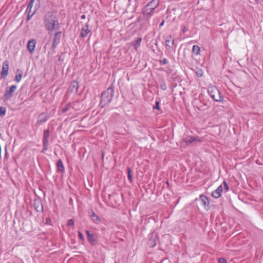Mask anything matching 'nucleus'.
<instances>
[{
    "instance_id": "5",
    "label": "nucleus",
    "mask_w": 263,
    "mask_h": 263,
    "mask_svg": "<svg viewBox=\"0 0 263 263\" xmlns=\"http://www.w3.org/2000/svg\"><path fill=\"white\" fill-rule=\"evenodd\" d=\"M16 89V86L15 85H12L10 87L8 86L4 94L5 100H9L13 95L15 90Z\"/></svg>"
},
{
    "instance_id": "16",
    "label": "nucleus",
    "mask_w": 263,
    "mask_h": 263,
    "mask_svg": "<svg viewBox=\"0 0 263 263\" xmlns=\"http://www.w3.org/2000/svg\"><path fill=\"white\" fill-rule=\"evenodd\" d=\"M91 220L96 223H99L101 221L100 218L91 210V214L90 215Z\"/></svg>"
},
{
    "instance_id": "7",
    "label": "nucleus",
    "mask_w": 263,
    "mask_h": 263,
    "mask_svg": "<svg viewBox=\"0 0 263 263\" xmlns=\"http://www.w3.org/2000/svg\"><path fill=\"white\" fill-rule=\"evenodd\" d=\"M8 70L9 62L6 60L3 63L2 70L1 73V76L2 78H5L8 76Z\"/></svg>"
},
{
    "instance_id": "4",
    "label": "nucleus",
    "mask_w": 263,
    "mask_h": 263,
    "mask_svg": "<svg viewBox=\"0 0 263 263\" xmlns=\"http://www.w3.org/2000/svg\"><path fill=\"white\" fill-rule=\"evenodd\" d=\"M151 4H147L146 6L142 9V13L146 19H149L154 14V11L156 9V5L154 7H150Z\"/></svg>"
},
{
    "instance_id": "34",
    "label": "nucleus",
    "mask_w": 263,
    "mask_h": 263,
    "mask_svg": "<svg viewBox=\"0 0 263 263\" xmlns=\"http://www.w3.org/2000/svg\"><path fill=\"white\" fill-rule=\"evenodd\" d=\"M78 236H79V238L81 239V240H82V241L84 240V236H83V234L80 231L78 232Z\"/></svg>"
},
{
    "instance_id": "14",
    "label": "nucleus",
    "mask_w": 263,
    "mask_h": 263,
    "mask_svg": "<svg viewBox=\"0 0 263 263\" xmlns=\"http://www.w3.org/2000/svg\"><path fill=\"white\" fill-rule=\"evenodd\" d=\"M36 41L35 40H30L27 44V48L29 51L32 53L34 51V48L35 47Z\"/></svg>"
},
{
    "instance_id": "15",
    "label": "nucleus",
    "mask_w": 263,
    "mask_h": 263,
    "mask_svg": "<svg viewBox=\"0 0 263 263\" xmlns=\"http://www.w3.org/2000/svg\"><path fill=\"white\" fill-rule=\"evenodd\" d=\"M157 244V238L156 236H152L148 241V245L149 247L151 248H154L156 246Z\"/></svg>"
},
{
    "instance_id": "20",
    "label": "nucleus",
    "mask_w": 263,
    "mask_h": 263,
    "mask_svg": "<svg viewBox=\"0 0 263 263\" xmlns=\"http://www.w3.org/2000/svg\"><path fill=\"white\" fill-rule=\"evenodd\" d=\"M70 87L72 91H77L79 89L78 82L76 81H72Z\"/></svg>"
},
{
    "instance_id": "42",
    "label": "nucleus",
    "mask_w": 263,
    "mask_h": 263,
    "mask_svg": "<svg viewBox=\"0 0 263 263\" xmlns=\"http://www.w3.org/2000/svg\"><path fill=\"white\" fill-rule=\"evenodd\" d=\"M14 79H15V80H16V75H15Z\"/></svg>"
},
{
    "instance_id": "28",
    "label": "nucleus",
    "mask_w": 263,
    "mask_h": 263,
    "mask_svg": "<svg viewBox=\"0 0 263 263\" xmlns=\"http://www.w3.org/2000/svg\"><path fill=\"white\" fill-rule=\"evenodd\" d=\"M160 88L163 90H165L167 89V86L164 81H162L160 84Z\"/></svg>"
},
{
    "instance_id": "33",
    "label": "nucleus",
    "mask_w": 263,
    "mask_h": 263,
    "mask_svg": "<svg viewBox=\"0 0 263 263\" xmlns=\"http://www.w3.org/2000/svg\"><path fill=\"white\" fill-rule=\"evenodd\" d=\"M74 225V221L72 219H70L67 221V226H73Z\"/></svg>"
},
{
    "instance_id": "9",
    "label": "nucleus",
    "mask_w": 263,
    "mask_h": 263,
    "mask_svg": "<svg viewBox=\"0 0 263 263\" xmlns=\"http://www.w3.org/2000/svg\"><path fill=\"white\" fill-rule=\"evenodd\" d=\"M85 233L87 234V239L91 245H95L97 243L98 240L97 236L93 234H91L88 230H86Z\"/></svg>"
},
{
    "instance_id": "31",
    "label": "nucleus",
    "mask_w": 263,
    "mask_h": 263,
    "mask_svg": "<svg viewBox=\"0 0 263 263\" xmlns=\"http://www.w3.org/2000/svg\"><path fill=\"white\" fill-rule=\"evenodd\" d=\"M49 143L43 142V150L42 152H45V151H47L48 148Z\"/></svg>"
},
{
    "instance_id": "13",
    "label": "nucleus",
    "mask_w": 263,
    "mask_h": 263,
    "mask_svg": "<svg viewBox=\"0 0 263 263\" xmlns=\"http://www.w3.org/2000/svg\"><path fill=\"white\" fill-rule=\"evenodd\" d=\"M223 191V187L222 185H219L217 189L214 190L212 193V196L215 198H218L221 195V193Z\"/></svg>"
},
{
    "instance_id": "11",
    "label": "nucleus",
    "mask_w": 263,
    "mask_h": 263,
    "mask_svg": "<svg viewBox=\"0 0 263 263\" xmlns=\"http://www.w3.org/2000/svg\"><path fill=\"white\" fill-rule=\"evenodd\" d=\"M48 119V116L47 114L45 112L41 113L39 115L37 123L39 125H41L44 123L46 122Z\"/></svg>"
},
{
    "instance_id": "2",
    "label": "nucleus",
    "mask_w": 263,
    "mask_h": 263,
    "mask_svg": "<svg viewBox=\"0 0 263 263\" xmlns=\"http://www.w3.org/2000/svg\"><path fill=\"white\" fill-rule=\"evenodd\" d=\"M114 96V86L112 84L101 93V99L99 104L101 108L109 105Z\"/></svg>"
},
{
    "instance_id": "3",
    "label": "nucleus",
    "mask_w": 263,
    "mask_h": 263,
    "mask_svg": "<svg viewBox=\"0 0 263 263\" xmlns=\"http://www.w3.org/2000/svg\"><path fill=\"white\" fill-rule=\"evenodd\" d=\"M208 93L211 98L216 102H221L223 101V96L221 92L215 86H210L208 87Z\"/></svg>"
},
{
    "instance_id": "6",
    "label": "nucleus",
    "mask_w": 263,
    "mask_h": 263,
    "mask_svg": "<svg viewBox=\"0 0 263 263\" xmlns=\"http://www.w3.org/2000/svg\"><path fill=\"white\" fill-rule=\"evenodd\" d=\"M196 200H198V199H196ZM198 200L200 202V204L202 205L206 211L209 210L210 202L208 198L206 196L203 195H200Z\"/></svg>"
},
{
    "instance_id": "24",
    "label": "nucleus",
    "mask_w": 263,
    "mask_h": 263,
    "mask_svg": "<svg viewBox=\"0 0 263 263\" xmlns=\"http://www.w3.org/2000/svg\"><path fill=\"white\" fill-rule=\"evenodd\" d=\"M192 51L196 55H198L200 52V48L198 45H194L193 46Z\"/></svg>"
},
{
    "instance_id": "18",
    "label": "nucleus",
    "mask_w": 263,
    "mask_h": 263,
    "mask_svg": "<svg viewBox=\"0 0 263 263\" xmlns=\"http://www.w3.org/2000/svg\"><path fill=\"white\" fill-rule=\"evenodd\" d=\"M184 141L186 144H191L195 141H200V140L197 137L190 136L187 137L184 140Z\"/></svg>"
},
{
    "instance_id": "41",
    "label": "nucleus",
    "mask_w": 263,
    "mask_h": 263,
    "mask_svg": "<svg viewBox=\"0 0 263 263\" xmlns=\"http://www.w3.org/2000/svg\"><path fill=\"white\" fill-rule=\"evenodd\" d=\"M50 220L49 218H48L47 219V221H50Z\"/></svg>"
},
{
    "instance_id": "36",
    "label": "nucleus",
    "mask_w": 263,
    "mask_h": 263,
    "mask_svg": "<svg viewBox=\"0 0 263 263\" xmlns=\"http://www.w3.org/2000/svg\"><path fill=\"white\" fill-rule=\"evenodd\" d=\"M218 263H227V261L224 258H220L218 260Z\"/></svg>"
},
{
    "instance_id": "43",
    "label": "nucleus",
    "mask_w": 263,
    "mask_h": 263,
    "mask_svg": "<svg viewBox=\"0 0 263 263\" xmlns=\"http://www.w3.org/2000/svg\"><path fill=\"white\" fill-rule=\"evenodd\" d=\"M14 215H16V211L14 213Z\"/></svg>"
},
{
    "instance_id": "26",
    "label": "nucleus",
    "mask_w": 263,
    "mask_h": 263,
    "mask_svg": "<svg viewBox=\"0 0 263 263\" xmlns=\"http://www.w3.org/2000/svg\"><path fill=\"white\" fill-rule=\"evenodd\" d=\"M195 72L198 77H201L203 74L202 70L199 68H195Z\"/></svg>"
},
{
    "instance_id": "32",
    "label": "nucleus",
    "mask_w": 263,
    "mask_h": 263,
    "mask_svg": "<svg viewBox=\"0 0 263 263\" xmlns=\"http://www.w3.org/2000/svg\"><path fill=\"white\" fill-rule=\"evenodd\" d=\"M223 184L224 185V189L225 191L228 192L229 190V187L227 182L226 181H224L223 182Z\"/></svg>"
},
{
    "instance_id": "27",
    "label": "nucleus",
    "mask_w": 263,
    "mask_h": 263,
    "mask_svg": "<svg viewBox=\"0 0 263 263\" xmlns=\"http://www.w3.org/2000/svg\"><path fill=\"white\" fill-rule=\"evenodd\" d=\"M159 0H152L148 4H151L150 7L153 8L154 6L156 5V8L159 5Z\"/></svg>"
},
{
    "instance_id": "25",
    "label": "nucleus",
    "mask_w": 263,
    "mask_h": 263,
    "mask_svg": "<svg viewBox=\"0 0 263 263\" xmlns=\"http://www.w3.org/2000/svg\"><path fill=\"white\" fill-rule=\"evenodd\" d=\"M127 173H128V175H127L128 179L129 180L130 182L132 183L133 182V175H132L133 172H132L131 168L129 167L127 168Z\"/></svg>"
},
{
    "instance_id": "19",
    "label": "nucleus",
    "mask_w": 263,
    "mask_h": 263,
    "mask_svg": "<svg viewBox=\"0 0 263 263\" xmlns=\"http://www.w3.org/2000/svg\"><path fill=\"white\" fill-rule=\"evenodd\" d=\"M34 206L35 210L37 212H43V206L41 203L39 201H35Z\"/></svg>"
},
{
    "instance_id": "21",
    "label": "nucleus",
    "mask_w": 263,
    "mask_h": 263,
    "mask_svg": "<svg viewBox=\"0 0 263 263\" xmlns=\"http://www.w3.org/2000/svg\"><path fill=\"white\" fill-rule=\"evenodd\" d=\"M57 166L58 170L61 172H64V166L63 162L61 159H59L57 162Z\"/></svg>"
},
{
    "instance_id": "17",
    "label": "nucleus",
    "mask_w": 263,
    "mask_h": 263,
    "mask_svg": "<svg viewBox=\"0 0 263 263\" xmlns=\"http://www.w3.org/2000/svg\"><path fill=\"white\" fill-rule=\"evenodd\" d=\"M50 131L48 129H45L43 133V142L49 143Z\"/></svg>"
},
{
    "instance_id": "22",
    "label": "nucleus",
    "mask_w": 263,
    "mask_h": 263,
    "mask_svg": "<svg viewBox=\"0 0 263 263\" xmlns=\"http://www.w3.org/2000/svg\"><path fill=\"white\" fill-rule=\"evenodd\" d=\"M71 108L74 109V106H72L71 103H69L67 104L62 109V112L65 113L68 111H69Z\"/></svg>"
},
{
    "instance_id": "39",
    "label": "nucleus",
    "mask_w": 263,
    "mask_h": 263,
    "mask_svg": "<svg viewBox=\"0 0 263 263\" xmlns=\"http://www.w3.org/2000/svg\"><path fill=\"white\" fill-rule=\"evenodd\" d=\"M8 158V153L7 152V151L6 150V153H5V159H7Z\"/></svg>"
},
{
    "instance_id": "10",
    "label": "nucleus",
    "mask_w": 263,
    "mask_h": 263,
    "mask_svg": "<svg viewBox=\"0 0 263 263\" xmlns=\"http://www.w3.org/2000/svg\"><path fill=\"white\" fill-rule=\"evenodd\" d=\"M61 31H59L54 34L52 46L53 48H55L60 43L61 40Z\"/></svg>"
},
{
    "instance_id": "38",
    "label": "nucleus",
    "mask_w": 263,
    "mask_h": 263,
    "mask_svg": "<svg viewBox=\"0 0 263 263\" xmlns=\"http://www.w3.org/2000/svg\"><path fill=\"white\" fill-rule=\"evenodd\" d=\"M164 20H163V21H162V22L160 23V27H162V26H163V25H164Z\"/></svg>"
},
{
    "instance_id": "12",
    "label": "nucleus",
    "mask_w": 263,
    "mask_h": 263,
    "mask_svg": "<svg viewBox=\"0 0 263 263\" xmlns=\"http://www.w3.org/2000/svg\"><path fill=\"white\" fill-rule=\"evenodd\" d=\"M91 30L89 28V25L87 23L82 28L80 35L82 37L84 38L86 37L88 33L90 32Z\"/></svg>"
},
{
    "instance_id": "1",
    "label": "nucleus",
    "mask_w": 263,
    "mask_h": 263,
    "mask_svg": "<svg viewBox=\"0 0 263 263\" xmlns=\"http://www.w3.org/2000/svg\"><path fill=\"white\" fill-rule=\"evenodd\" d=\"M44 23L48 31H57L60 29V24L54 13L48 12L44 17Z\"/></svg>"
},
{
    "instance_id": "30",
    "label": "nucleus",
    "mask_w": 263,
    "mask_h": 263,
    "mask_svg": "<svg viewBox=\"0 0 263 263\" xmlns=\"http://www.w3.org/2000/svg\"><path fill=\"white\" fill-rule=\"evenodd\" d=\"M159 63L161 65H166L168 63V61L166 58H164L159 61Z\"/></svg>"
},
{
    "instance_id": "35",
    "label": "nucleus",
    "mask_w": 263,
    "mask_h": 263,
    "mask_svg": "<svg viewBox=\"0 0 263 263\" xmlns=\"http://www.w3.org/2000/svg\"><path fill=\"white\" fill-rule=\"evenodd\" d=\"M153 109H158V110H160V106H159V101H157L156 102V104L153 107Z\"/></svg>"
},
{
    "instance_id": "37",
    "label": "nucleus",
    "mask_w": 263,
    "mask_h": 263,
    "mask_svg": "<svg viewBox=\"0 0 263 263\" xmlns=\"http://www.w3.org/2000/svg\"><path fill=\"white\" fill-rule=\"evenodd\" d=\"M21 78H22V74L19 73L18 75H17V82L20 81Z\"/></svg>"
},
{
    "instance_id": "29",
    "label": "nucleus",
    "mask_w": 263,
    "mask_h": 263,
    "mask_svg": "<svg viewBox=\"0 0 263 263\" xmlns=\"http://www.w3.org/2000/svg\"><path fill=\"white\" fill-rule=\"evenodd\" d=\"M6 111V109L5 107L3 106H0V116H4Z\"/></svg>"
},
{
    "instance_id": "23",
    "label": "nucleus",
    "mask_w": 263,
    "mask_h": 263,
    "mask_svg": "<svg viewBox=\"0 0 263 263\" xmlns=\"http://www.w3.org/2000/svg\"><path fill=\"white\" fill-rule=\"evenodd\" d=\"M141 41L142 38L138 37L135 40V41L133 43V45L134 46V48L136 50H137V48L140 46Z\"/></svg>"
},
{
    "instance_id": "40",
    "label": "nucleus",
    "mask_w": 263,
    "mask_h": 263,
    "mask_svg": "<svg viewBox=\"0 0 263 263\" xmlns=\"http://www.w3.org/2000/svg\"><path fill=\"white\" fill-rule=\"evenodd\" d=\"M85 17H86V16H85V15H82L81 16V18L82 19H85Z\"/></svg>"
},
{
    "instance_id": "8",
    "label": "nucleus",
    "mask_w": 263,
    "mask_h": 263,
    "mask_svg": "<svg viewBox=\"0 0 263 263\" xmlns=\"http://www.w3.org/2000/svg\"><path fill=\"white\" fill-rule=\"evenodd\" d=\"M174 44V40L172 35L166 37L165 41V46L167 50H171Z\"/></svg>"
}]
</instances>
